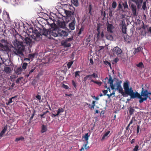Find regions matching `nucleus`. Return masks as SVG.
Segmentation results:
<instances>
[{
    "label": "nucleus",
    "instance_id": "obj_49",
    "mask_svg": "<svg viewBox=\"0 0 151 151\" xmlns=\"http://www.w3.org/2000/svg\"><path fill=\"white\" fill-rule=\"evenodd\" d=\"M36 98L39 100H40L41 99V96L40 95H37L36 96Z\"/></svg>",
    "mask_w": 151,
    "mask_h": 151
},
{
    "label": "nucleus",
    "instance_id": "obj_20",
    "mask_svg": "<svg viewBox=\"0 0 151 151\" xmlns=\"http://www.w3.org/2000/svg\"><path fill=\"white\" fill-rule=\"evenodd\" d=\"M71 2L75 6H78L79 3L78 0H71Z\"/></svg>",
    "mask_w": 151,
    "mask_h": 151
},
{
    "label": "nucleus",
    "instance_id": "obj_40",
    "mask_svg": "<svg viewBox=\"0 0 151 151\" xmlns=\"http://www.w3.org/2000/svg\"><path fill=\"white\" fill-rule=\"evenodd\" d=\"M73 61H71L70 62H69V63H68L67 64V66H68V68L69 69V68L72 65L73 63Z\"/></svg>",
    "mask_w": 151,
    "mask_h": 151
},
{
    "label": "nucleus",
    "instance_id": "obj_1",
    "mask_svg": "<svg viewBox=\"0 0 151 151\" xmlns=\"http://www.w3.org/2000/svg\"><path fill=\"white\" fill-rule=\"evenodd\" d=\"M14 40L13 44L15 48L13 47V52L16 55L19 56L22 55V51L24 49V46L23 42L26 43L27 45H29L31 47L34 43V41L28 37H24L18 34L14 35Z\"/></svg>",
    "mask_w": 151,
    "mask_h": 151
},
{
    "label": "nucleus",
    "instance_id": "obj_34",
    "mask_svg": "<svg viewBox=\"0 0 151 151\" xmlns=\"http://www.w3.org/2000/svg\"><path fill=\"white\" fill-rule=\"evenodd\" d=\"M28 64L27 63H24L22 64V68L23 69L25 70Z\"/></svg>",
    "mask_w": 151,
    "mask_h": 151
},
{
    "label": "nucleus",
    "instance_id": "obj_35",
    "mask_svg": "<svg viewBox=\"0 0 151 151\" xmlns=\"http://www.w3.org/2000/svg\"><path fill=\"white\" fill-rule=\"evenodd\" d=\"M73 40V37H70L67 38L66 40H65V41L68 42H70L72 41Z\"/></svg>",
    "mask_w": 151,
    "mask_h": 151
},
{
    "label": "nucleus",
    "instance_id": "obj_42",
    "mask_svg": "<svg viewBox=\"0 0 151 151\" xmlns=\"http://www.w3.org/2000/svg\"><path fill=\"white\" fill-rule=\"evenodd\" d=\"M80 73V71H77L75 73V76L76 77H77L78 76L80 78V76L79 73Z\"/></svg>",
    "mask_w": 151,
    "mask_h": 151
},
{
    "label": "nucleus",
    "instance_id": "obj_50",
    "mask_svg": "<svg viewBox=\"0 0 151 151\" xmlns=\"http://www.w3.org/2000/svg\"><path fill=\"white\" fill-rule=\"evenodd\" d=\"M72 84H73V85L74 86L75 88H76V83L73 80L72 81Z\"/></svg>",
    "mask_w": 151,
    "mask_h": 151
},
{
    "label": "nucleus",
    "instance_id": "obj_12",
    "mask_svg": "<svg viewBox=\"0 0 151 151\" xmlns=\"http://www.w3.org/2000/svg\"><path fill=\"white\" fill-rule=\"evenodd\" d=\"M75 23L76 21L74 19L71 23L69 24V27L70 29L72 30L74 29Z\"/></svg>",
    "mask_w": 151,
    "mask_h": 151
},
{
    "label": "nucleus",
    "instance_id": "obj_52",
    "mask_svg": "<svg viewBox=\"0 0 151 151\" xmlns=\"http://www.w3.org/2000/svg\"><path fill=\"white\" fill-rule=\"evenodd\" d=\"M95 83H96L99 86H101V82L96 81Z\"/></svg>",
    "mask_w": 151,
    "mask_h": 151
},
{
    "label": "nucleus",
    "instance_id": "obj_7",
    "mask_svg": "<svg viewBox=\"0 0 151 151\" xmlns=\"http://www.w3.org/2000/svg\"><path fill=\"white\" fill-rule=\"evenodd\" d=\"M1 44L0 46L3 48L5 50L8 51L9 49L8 46V43L7 41L4 39H2L1 40Z\"/></svg>",
    "mask_w": 151,
    "mask_h": 151
},
{
    "label": "nucleus",
    "instance_id": "obj_14",
    "mask_svg": "<svg viewBox=\"0 0 151 151\" xmlns=\"http://www.w3.org/2000/svg\"><path fill=\"white\" fill-rule=\"evenodd\" d=\"M114 28V26L111 24H109L107 26V31L109 32L112 33L113 32L112 30Z\"/></svg>",
    "mask_w": 151,
    "mask_h": 151
},
{
    "label": "nucleus",
    "instance_id": "obj_33",
    "mask_svg": "<svg viewBox=\"0 0 151 151\" xmlns=\"http://www.w3.org/2000/svg\"><path fill=\"white\" fill-rule=\"evenodd\" d=\"M24 139V138L22 137H19L16 138L15 140V142H18L20 140H23Z\"/></svg>",
    "mask_w": 151,
    "mask_h": 151
},
{
    "label": "nucleus",
    "instance_id": "obj_16",
    "mask_svg": "<svg viewBox=\"0 0 151 151\" xmlns=\"http://www.w3.org/2000/svg\"><path fill=\"white\" fill-rule=\"evenodd\" d=\"M7 129V126H5L3 129L1 131L0 133V139L3 137V134L6 132Z\"/></svg>",
    "mask_w": 151,
    "mask_h": 151
},
{
    "label": "nucleus",
    "instance_id": "obj_43",
    "mask_svg": "<svg viewBox=\"0 0 151 151\" xmlns=\"http://www.w3.org/2000/svg\"><path fill=\"white\" fill-rule=\"evenodd\" d=\"M100 28L99 26L98 25V26L97 27V29H96V30L98 32V34H97V37H98L99 36V35H100V31H99Z\"/></svg>",
    "mask_w": 151,
    "mask_h": 151
},
{
    "label": "nucleus",
    "instance_id": "obj_56",
    "mask_svg": "<svg viewBox=\"0 0 151 151\" xmlns=\"http://www.w3.org/2000/svg\"><path fill=\"white\" fill-rule=\"evenodd\" d=\"M103 92L104 94V95H106V94L107 93V91L106 90H105L103 91Z\"/></svg>",
    "mask_w": 151,
    "mask_h": 151
},
{
    "label": "nucleus",
    "instance_id": "obj_61",
    "mask_svg": "<svg viewBox=\"0 0 151 151\" xmlns=\"http://www.w3.org/2000/svg\"><path fill=\"white\" fill-rule=\"evenodd\" d=\"M121 16H122V18H123L125 17L126 15L124 14H122L121 15Z\"/></svg>",
    "mask_w": 151,
    "mask_h": 151
},
{
    "label": "nucleus",
    "instance_id": "obj_51",
    "mask_svg": "<svg viewBox=\"0 0 151 151\" xmlns=\"http://www.w3.org/2000/svg\"><path fill=\"white\" fill-rule=\"evenodd\" d=\"M140 129V127L139 125H137V134H138L139 132Z\"/></svg>",
    "mask_w": 151,
    "mask_h": 151
},
{
    "label": "nucleus",
    "instance_id": "obj_59",
    "mask_svg": "<svg viewBox=\"0 0 151 151\" xmlns=\"http://www.w3.org/2000/svg\"><path fill=\"white\" fill-rule=\"evenodd\" d=\"M119 59L117 58H116L114 60V61L115 63H116L119 61Z\"/></svg>",
    "mask_w": 151,
    "mask_h": 151
},
{
    "label": "nucleus",
    "instance_id": "obj_18",
    "mask_svg": "<svg viewBox=\"0 0 151 151\" xmlns=\"http://www.w3.org/2000/svg\"><path fill=\"white\" fill-rule=\"evenodd\" d=\"M110 132V131H108L106 132L103 136L102 137L101 140L103 141L104 139L108 137V136Z\"/></svg>",
    "mask_w": 151,
    "mask_h": 151
},
{
    "label": "nucleus",
    "instance_id": "obj_26",
    "mask_svg": "<svg viewBox=\"0 0 151 151\" xmlns=\"http://www.w3.org/2000/svg\"><path fill=\"white\" fill-rule=\"evenodd\" d=\"M141 50V48L140 47H138L137 48L135 49L134 52H133V54L134 55L137 53L140 52Z\"/></svg>",
    "mask_w": 151,
    "mask_h": 151
},
{
    "label": "nucleus",
    "instance_id": "obj_30",
    "mask_svg": "<svg viewBox=\"0 0 151 151\" xmlns=\"http://www.w3.org/2000/svg\"><path fill=\"white\" fill-rule=\"evenodd\" d=\"M6 65H10L12 64V62L9 60H6L4 63Z\"/></svg>",
    "mask_w": 151,
    "mask_h": 151
},
{
    "label": "nucleus",
    "instance_id": "obj_22",
    "mask_svg": "<svg viewBox=\"0 0 151 151\" xmlns=\"http://www.w3.org/2000/svg\"><path fill=\"white\" fill-rule=\"evenodd\" d=\"M67 6V8L65 9H64V12H66L67 11H70L72 10V9H74V8L70 6Z\"/></svg>",
    "mask_w": 151,
    "mask_h": 151
},
{
    "label": "nucleus",
    "instance_id": "obj_63",
    "mask_svg": "<svg viewBox=\"0 0 151 151\" xmlns=\"http://www.w3.org/2000/svg\"><path fill=\"white\" fill-rule=\"evenodd\" d=\"M90 62L92 64H93V61L91 59H90Z\"/></svg>",
    "mask_w": 151,
    "mask_h": 151
},
{
    "label": "nucleus",
    "instance_id": "obj_53",
    "mask_svg": "<svg viewBox=\"0 0 151 151\" xmlns=\"http://www.w3.org/2000/svg\"><path fill=\"white\" fill-rule=\"evenodd\" d=\"M47 112H44L42 114L40 115V116L41 117H43V118H45V116H44L46 114Z\"/></svg>",
    "mask_w": 151,
    "mask_h": 151
},
{
    "label": "nucleus",
    "instance_id": "obj_5",
    "mask_svg": "<svg viewBox=\"0 0 151 151\" xmlns=\"http://www.w3.org/2000/svg\"><path fill=\"white\" fill-rule=\"evenodd\" d=\"M52 35L55 37H66L68 35V33L65 31L61 29L57 30L54 28L53 31L51 32Z\"/></svg>",
    "mask_w": 151,
    "mask_h": 151
},
{
    "label": "nucleus",
    "instance_id": "obj_29",
    "mask_svg": "<svg viewBox=\"0 0 151 151\" xmlns=\"http://www.w3.org/2000/svg\"><path fill=\"white\" fill-rule=\"evenodd\" d=\"M122 5L124 9H128V6L127 5V2L126 1H125L124 2H123L122 3Z\"/></svg>",
    "mask_w": 151,
    "mask_h": 151
},
{
    "label": "nucleus",
    "instance_id": "obj_39",
    "mask_svg": "<svg viewBox=\"0 0 151 151\" xmlns=\"http://www.w3.org/2000/svg\"><path fill=\"white\" fill-rule=\"evenodd\" d=\"M137 67L140 68H142L143 66V63L142 62H140L137 65Z\"/></svg>",
    "mask_w": 151,
    "mask_h": 151
},
{
    "label": "nucleus",
    "instance_id": "obj_44",
    "mask_svg": "<svg viewBox=\"0 0 151 151\" xmlns=\"http://www.w3.org/2000/svg\"><path fill=\"white\" fill-rule=\"evenodd\" d=\"M115 92H113L112 93H110V94H107V95L108 96V98H110V97L112 96H114L115 95Z\"/></svg>",
    "mask_w": 151,
    "mask_h": 151
},
{
    "label": "nucleus",
    "instance_id": "obj_15",
    "mask_svg": "<svg viewBox=\"0 0 151 151\" xmlns=\"http://www.w3.org/2000/svg\"><path fill=\"white\" fill-rule=\"evenodd\" d=\"M62 45L65 47H69L71 46V44L68 42L64 41L62 42Z\"/></svg>",
    "mask_w": 151,
    "mask_h": 151
},
{
    "label": "nucleus",
    "instance_id": "obj_31",
    "mask_svg": "<svg viewBox=\"0 0 151 151\" xmlns=\"http://www.w3.org/2000/svg\"><path fill=\"white\" fill-rule=\"evenodd\" d=\"M106 39L108 40H111L113 39V37L112 36L110 35H108L107 34L106 35Z\"/></svg>",
    "mask_w": 151,
    "mask_h": 151
},
{
    "label": "nucleus",
    "instance_id": "obj_45",
    "mask_svg": "<svg viewBox=\"0 0 151 151\" xmlns=\"http://www.w3.org/2000/svg\"><path fill=\"white\" fill-rule=\"evenodd\" d=\"M29 57L30 59H32L35 56V54H30L29 55Z\"/></svg>",
    "mask_w": 151,
    "mask_h": 151
},
{
    "label": "nucleus",
    "instance_id": "obj_60",
    "mask_svg": "<svg viewBox=\"0 0 151 151\" xmlns=\"http://www.w3.org/2000/svg\"><path fill=\"white\" fill-rule=\"evenodd\" d=\"M17 70H18V72H21L22 71V68H18L17 69Z\"/></svg>",
    "mask_w": 151,
    "mask_h": 151
},
{
    "label": "nucleus",
    "instance_id": "obj_38",
    "mask_svg": "<svg viewBox=\"0 0 151 151\" xmlns=\"http://www.w3.org/2000/svg\"><path fill=\"white\" fill-rule=\"evenodd\" d=\"M134 111V110L133 109L132 107H130L129 108V112L131 115L133 113Z\"/></svg>",
    "mask_w": 151,
    "mask_h": 151
},
{
    "label": "nucleus",
    "instance_id": "obj_17",
    "mask_svg": "<svg viewBox=\"0 0 151 151\" xmlns=\"http://www.w3.org/2000/svg\"><path fill=\"white\" fill-rule=\"evenodd\" d=\"M142 0H137V2L136 3L138 9H140L141 8L142 4Z\"/></svg>",
    "mask_w": 151,
    "mask_h": 151
},
{
    "label": "nucleus",
    "instance_id": "obj_41",
    "mask_svg": "<svg viewBox=\"0 0 151 151\" xmlns=\"http://www.w3.org/2000/svg\"><path fill=\"white\" fill-rule=\"evenodd\" d=\"M23 78V77H20L18 78L16 81V82L17 83H19V82L20 81H21L22 79Z\"/></svg>",
    "mask_w": 151,
    "mask_h": 151
},
{
    "label": "nucleus",
    "instance_id": "obj_48",
    "mask_svg": "<svg viewBox=\"0 0 151 151\" xmlns=\"http://www.w3.org/2000/svg\"><path fill=\"white\" fill-rule=\"evenodd\" d=\"M118 7L119 9H122V4L121 3H119L118 4Z\"/></svg>",
    "mask_w": 151,
    "mask_h": 151
},
{
    "label": "nucleus",
    "instance_id": "obj_8",
    "mask_svg": "<svg viewBox=\"0 0 151 151\" xmlns=\"http://www.w3.org/2000/svg\"><path fill=\"white\" fill-rule=\"evenodd\" d=\"M93 77L94 78H96L98 77V75L97 74H95L94 73L91 75H88L85 76L84 78L83 81L84 83H86V81L87 80H90Z\"/></svg>",
    "mask_w": 151,
    "mask_h": 151
},
{
    "label": "nucleus",
    "instance_id": "obj_3",
    "mask_svg": "<svg viewBox=\"0 0 151 151\" xmlns=\"http://www.w3.org/2000/svg\"><path fill=\"white\" fill-rule=\"evenodd\" d=\"M129 83L128 81H126L123 83V87L125 94L130 96L132 99L135 98L139 99V93L137 91L134 92L132 87L129 88Z\"/></svg>",
    "mask_w": 151,
    "mask_h": 151
},
{
    "label": "nucleus",
    "instance_id": "obj_32",
    "mask_svg": "<svg viewBox=\"0 0 151 151\" xmlns=\"http://www.w3.org/2000/svg\"><path fill=\"white\" fill-rule=\"evenodd\" d=\"M117 6V3L115 1H114L112 4V7L113 9H115L116 8Z\"/></svg>",
    "mask_w": 151,
    "mask_h": 151
},
{
    "label": "nucleus",
    "instance_id": "obj_27",
    "mask_svg": "<svg viewBox=\"0 0 151 151\" xmlns=\"http://www.w3.org/2000/svg\"><path fill=\"white\" fill-rule=\"evenodd\" d=\"M90 136V135L88 134V133L85 134L83 137L84 138L86 142H88V138Z\"/></svg>",
    "mask_w": 151,
    "mask_h": 151
},
{
    "label": "nucleus",
    "instance_id": "obj_47",
    "mask_svg": "<svg viewBox=\"0 0 151 151\" xmlns=\"http://www.w3.org/2000/svg\"><path fill=\"white\" fill-rule=\"evenodd\" d=\"M139 148V146L138 145H137L133 149L134 151H137L138 149Z\"/></svg>",
    "mask_w": 151,
    "mask_h": 151
},
{
    "label": "nucleus",
    "instance_id": "obj_23",
    "mask_svg": "<svg viewBox=\"0 0 151 151\" xmlns=\"http://www.w3.org/2000/svg\"><path fill=\"white\" fill-rule=\"evenodd\" d=\"M142 8L144 10H146L147 9V7L146 6V2L144 1L143 2L142 6Z\"/></svg>",
    "mask_w": 151,
    "mask_h": 151
},
{
    "label": "nucleus",
    "instance_id": "obj_11",
    "mask_svg": "<svg viewBox=\"0 0 151 151\" xmlns=\"http://www.w3.org/2000/svg\"><path fill=\"white\" fill-rule=\"evenodd\" d=\"M131 8L133 15L134 16H137L136 6L133 4H132L131 6Z\"/></svg>",
    "mask_w": 151,
    "mask_h": 151
},
{
    "label": "nucleus",
    "instance_id": "obj_2",
    "mask_svg": "<svg viewBox=\"0 0 151 151\" xmlns=\"http://www.w3.org/2000/svg\"><path fill=\"white\" fill-rule=\"evenodd\" d=\"M105 81H103L104 82L105 84V85L104 86V87L106 88H107V83H109L110 84V86L112 90H114L115 89L118 90L119 92L123 96L126 97L127 96V95L125 94V92H124L123 91V88L120 83L117 82L116 83V85L113 84V80L111 76H110L109 78L107 77H106L105 79Z\"/></svg>",
    "mask_w": 151,
    "mask_h": 151
},
{
    "label": "nucleus",
    "instance_id": "obj_58",
    "mask_svg": "<svg viewBox=\"0 0 151 151\" xmlns=\"http://www.w3.org/2000/svg\"><path fill=\"white\" fill-rule=\"evenodd\" d=\"M58 116V114H57V113L56 114H52V117H55V116Z\"/></svg>",
    "mask_w": 151,
    "mask_h": 151
},
{
    "label": "nucleus",
    "instance_id": "obj_6",
    "mask_svg": "<svg viewBox=\"0 0 151 151\" xmlns=\"http://www.w3.org/2000/svg\"><path fill=\"white\" fill-rule=\"evenodd\" d=\"M150 92H148L147 90H144L143 88H142V90L141 93V94H139V103H142L144 101L147 100L148 98L151 100L149 96L150 95Z\"/></svg>",
    "mask_w": 151,
    "mask_h": 151
},
{
    "label": "nucleus",
    "instance_id": "obj_10",
    "mask_svg": "<svg viewBox=\"0 0 151 151\" xmlns=\"http://www.w3.org/2000/svg\"><path fill=\"white\" fill-rule=\"evenodd\" d=\"M122 32L124 34H126L127 32V27L126 25V23L125 20H123L122 21Z\"/></svg>",
    "mask_w": 151,
    "mask_h": 151
},
{
    "label": "nucleus",
    "instance_id": "obj_13",
    "mask_svg": "<svg viewBox=\"0 0 151 151\" xmlns=\"http://www.w3.org/2000/svg\"><path fill=\"white\" fill-rule=\"evenodd\" d=\"M66 12H64V14L68 17H70L73 14V11H67Z\"/></svg>",
    "mask_w": 151,
    "mask_h": 151
},
{
    "label": "nucleus",
    "instance_id": "obj_62",
    "mask_svg": "<svg viewBox=\"0 0 151 151\" xmlns=\"http://www.w3.org/2000/svg\"><path fill=\"white\" fill-rule=\"evenodd\" d=\"M135 139H133L131 142V144H133L134 142Z\"/></svg>",
    "mask_w": 151,
    "mask_h": 151
},
{
    "label": "nucleus",
    "instance_id": "obj_19",
    "mask_svg": "<svg viewBox=\"0 0 151 151\" xmlns=\"http://www.w3.org/2000/svg\"><path fill=\"white\" fill-rule=\"evenodd\" d=\"M4 70L7 73H9L11 72V68L8 67H5L4 68Z\"/></svg>",
    "mask_w": 151,
    "mask_h": 151
},
{
    "label": "nucleus",
    "instance_id": "obj_54",
    "mask_svg": "<svg viewBox=\"0 0 151 151\" xmlns=\"http://www.w3.org/2000/svg\"><path fill=\"white\" fill-rule=\"evenodd\" d=\"M69 6V5H67V4H65L63 6V10L64 11V9H66V8H67V6Z\"/></svg>",
    "mask_w": 151,
    "mask_h": 151
},
{
    "label": "nucleus",
    "instance_id": "obj_21",
    "mask_svg": "<svg viewBox=\"0 0 151 151\" xmlns=\"http://www.w3.org/2000/svg\"><path fill=\"white\" fill-rule=\"evenodd\" d=\"M88 142H86V143L85 144L83 145V147H82L80 150L81 151H82V150H83L84 148H85L86 149H88L89 147L88 146H87V145L88 144Z\"/></svg>",
    "mask_w": 151,
    "mask_h": 151
},
{
    "label": "nucleus",
    "instance_id": "obj_55",
    "mask_svg": "<svg viewBox=\"0 0 151 151\" xmlns=\"http://www.w3.org/2000/svg\"><path fill=\"white\" fill-rule=\"evenodd\" d=\"M35 70V68L32 69L29 72V74H30L31 73H32Z\"/></svg>",
    "mask_w": 151,
    "mask_h": 151
},
{
    "label": "nucleus",
    "instance_id": "obj_57",
    "mask_svg": "<svg viewBox=\"0 0 151 151\" xmlns=\"http://www.w3.org/2000/svg\"><path fill=\"white\" fill-rule=\"evenodd\" d=\"M63 87L66 89H68V86L64 84L63 85Z\"/></svg>",
    "mask_w": 151,
    "mask_h": 151
},
{
    "label": "nucleus",
    "instance_id": "obj_28",
    "mask_svg": "<svg viewBox=\"0 0 151 151\" xmlns=\"http://www.w3.org/2000/svg\"><path fill=\"white\" fill-rule=\"evenodd\" d=\"M58 26L61 28H64L65 27V23L63 22H60L59 23Z\"/></svg>",
    "mask_w": 151,
    "mask_h": 151
},
{
    "label": "nucleus",
    "instance_id": "obj_37",
    "mask_svg": "<svg viewBox=\"0 0 151 151\" xmlns=\"http://www.w3.org/2000/svg\"><path fill=\"white\" fill-rule=\"evenodd\" d=\"M92 9V6L91 4H89L88 6V11H89V13L90 14H92V13H91V10Z\"/></svg>",
    "mask_w": 151,
    "mask_h": 151
},
{
    "label": "nucleus",
    "instance_id": "obj_4",
    "mask_svg": "<svg viewBox=\"0 0 151 151\" xmlns=\"http://www.w3.org/2000/svg\"><path fill=\"white\" fill-rule=\"evenodd\" d=\"M55 26V24H51V28L50 29V31H48L47 29H43V31L42 34H40L38 31L33 32L32 35H31L32 39L35 41H38L41 39L42 38V35L46 36L48 35V34L52 35L51 34V32H52L54 29L53 26Z\"/></svg>",
    "mask_w": 151,
    "mask_h": 151
},
{
    "label": "nucleus",
    "instance_id": "obj_9",
    "mask_svg": "<svg viewBox=\"0 0 151 151\" xmlns=\"http://www.w3.org/2000/svg\"><path fill=\"white\" fill-rule=\"evenodd\" d=\"M113 52L114 55H118L122 53V51L120 48L116 46L113 49Z\"/></svg>",
    "mask_w": 151,
    "mask_h": 151
},
{
    "label": "nucleus",
    "instance_id": "obj_25",
    "mask_svg": "<svg viewBox=\"0 0 151 151\" xmlns=\"http://www.w3.org/2000/svg\"><path fill=\"white\" fill-rule=\"evenodd\" d=\"M64 111V109L62 108H59L57 111V113L59 115L61 113H63Z\"/></svg>",
    "mask_w": 151,
    "mask_h": 151
},
{
    "label": "nucleus",
    "instance_id": "obj_36",
    "mask_svg": "<svg viewBox=\"0 0 151 151\" xmlns=\"http://www.w3.org/2000/svg\"><path fill=\"white\" fill-rule=\"evenodd\" d=\"M16 97H17L16 96H15L12 97L10 99H9V100L8 102V104L7 103V105H8L9 104L12 102L13 101H12V99Z\"/></svg>",
    "mask_w": 151,
    "mask_h": 151
},
{
    "label": "nucleus",
    "instance_id": "obj_46",
    "mask_svg": "<svg viewBox=\"0 0 151 151\" xmlns=\"http://www.w3.org/2000/svg\"><path fill=\"white\" fill-rule=\"evenodd\" d=\"M109 15L110 17H112V11L110 9H109Z\"/></svg>",
    "mask_w": 151,
    "mask_h": 151
},
{
    "label": "nucleus",
    "instance_id": "obj_64",
    "mask_svg": "<svg viewBox=\"0 0 151 151\" xmlns=\"http://www.w3.org/2000/svg\"><path fill=\"white\" fill-rule=\"evenodd\" d=\"M148 31L151 33V27H149L148 29Z\"/></svg>",
    "mask_w": 151,
    "mask_h": 151
},
{
    "label": "nucleus",
    "instance_id": "obj_24",
    "mask_svg": "<svg viewBox=\"0 0 151 151\" xmlns=\"http://www.w3.org/2000/svg\"><path fill=\"white\" fill-rule=\"evenodd\" d=\"M47 131L46 127L44 125H42L41 132L42 133L45 132Z\"/></svg>",
    "mask_w": 151,
    "mask_h": 151
}]
</instances>
